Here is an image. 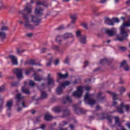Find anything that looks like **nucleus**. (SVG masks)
<instances>
[{"label": "nucleus", "mask_w": 130, "mask_h": 130, "mask_svg": "<svg viewBox=\"0 0 130 130\" xmlns=\"http://www.w3.org/2000/svg\"><path fill=\"white\" fill-rule=\"evenodd\" d=\"M74 37V36H73V34L71 32H68L65 34L63 36H57L56 38V41L60 45V44L61 43V41L64 39L65 40L66 39H68L69 38H73Z\"/></svg>", "instance_id": "7ed1b4c3"}, {"label": "nucleus", "mask_w": 130, "mask_h": 130, "mask_svg": "<svg viewBox=\"0 0 130 130\" xmlns=\"http://www.w3.org/2000/svg\"><path fill=\"white\" fill-rule=\"evenodd\" d=\"M70 18L72 20L71 24H75L76 21H77V14H73L70 16Z\"/></svg>", "instance_id": "5701e85b"}, {"label": "nucleus", "mask_w": 130, "mask_h": 130, "mask_svg": "<svg viewBox=\"0 0 130 130\" xmlns=\"http://www.w3.org/2000/svg\"><path fill=\"white\" fill-rule=\"evenodd\" d=\"M105 32L108 35V36H114L116 31L114 30V28H112L110 29H106Z\"/></svg>", "instance_id": "2eb2a0df"}, {"label": "nucleus", "mask_w": 130, "mask_h": 130, "mask_svg": "<svg viewBox=\"0 0 130 130\" xmlns=\"http://www.w3.org/2000/svg\"><path fill=\"white\" fill-rule=\"evenodd\" d=\"M22 91L23 93H24L26 95H30V90L26 88L25 86L22 87Z\"/></svg>", "instance_id": "c85d7f7f"}, {"label": "nucleus", "mask_w": 130, "mask_h": 130, "mask_svg": "<svg viewBox=\"0 0 130 130\" xmlns=\"http://www.w3.org/2000/svg\"><path fill=\"white\" fill-rule=\"evenodd\" d=\"M120 91L122 93H123L125 91V88L122 87V86H121L119 88Z\"/></svg>", "instance_id": "49530a36"}, {"label": "nucleus", "mask_w": 130, "mask_h": 130, "mask_svg": "<svg viewBox=\"0 0 130 130\" xmlns=\"http://www.w3.org/2000/svg\"><path fill=\"white\" fill-rule=\"evenodd\" d=\"M127 65V64H126V61H125V60H124L121 62L120 67L122 68V67H124V66L125 67Z\"/></svg>", "instance_id": "79ce46f5"}, {"label": "nucleus", "mask_w": 130, "mask_h": 130, "mask_svg": "<svg viewBox=\"0 0 130 130\" xmlns=\"http://www.w3.org/2000/svg\"><path fill=\"white\" fill-rule=\"evenodd\" d=\"M63 29V26L61 25L58 27H57V28H56V30H62Z\"/></svg>", "instance_id": "bf43d9fd"}, {"label": "nucleus", "mask_w": 130, "mask_h": 130, "mask_svg": "<svg viewBox=\"0 0 130 130\" xmlns=\"http://www.w3.org/2000/svg\"><path fill=\"white\" fill-rule=\"evenodd\" d=\"M107 93L111 94V95H112L113 96V100H117V99H118L117 96H116L117 95V94L116 93H115L114 92H112L111 91H108Z\"/></svg>", "instance_id": "2f4dec72"}, {"label": "nucleus", "mask_w": 130, "mask_h": 130, "mask_svg": "<svg viewBox=\"0 0 130 130\" xmlns=\"http://www.w3.org/2000/svg\"><path fill=\"white\" fill-rule=\"evenodd\" d=\"M19 14H21L24 20V27L27 30H34V25L30 23L29 19V15L23 13V11H19Z\"/></svg>", "instance_id": "f03ea898"}, {"label": "nucleus", "mask_w": 130, "mask_h": 130, "mask_svg": "<svg viewBox=\"0 0 130 130\" xmlns=\"http://www.w3.org/2000/svg\"><path fill=\"white\" fill-rule=\"evenodd\" d=\"M117 105V102L116 101H113L112 102V106H116Z\"/></svg>", "instance_id": "603ef678"}, {"label": "nucleus", "mask_w": 130, "mask_h": 130, "mask_svg": "<svg viewBox=\"0 0 130 130\" xmlns=\"http://www.w3.org/2000/svg\"><path fill=\"white\" fill-rule=\"evenodd\" d=\"M61 108H62V106H61L53 108V111L57 112V113H59L60 112H61Z\"/></svg>", "instance_id": "393cba45"}, {"label": "nucleus", "mask_w": 130, "mask_h": 130, "mask_svg": "<svg viewBox=\"0 0 130 130\" xmlns=\"http://www.w3.org/2000/svg\"><path fill=\"white\" fill-rule=\"evenodd\" d=\"M105 23L109 26H113V25H114V21H113V19H110L108 17H106L105 18Z\"/></svg>", "instance_id": "dca6fc26"}, {"label": "nucleus", "mask_w": 130, "mask_h": 130, "mask_svg": "<svg viewBox=\"0 0 130 130\" xmlns=\"http://www.w3.org/2000/svg\"><path fill=\"white\" fill-rule=\"evenodd\" d=\"M70 84H71V82L70 81L61 82L60 83V86H59L56 89L57 95H60V94H61L62 92V89H63V88H66V86H69Z\"/></svg>", "instance_id": "423d86ee"}, {"label": "nucleus", "mask_w": 130, "mask_h": 130, "mask_svg": "<svg viewBox=\"0 0 130 130\" xmlns=\"http://www.w3.org/2000/svg\"><path fill=\"white\" fill-rule=\"evenodd\" d=\"M40 128H41V129H45V124H42Z\"/></svg>", "instance_id": "774afa93"}, {"label": "nucleus", "mask_w": 130, "mask_h": 130, "mask_svg": "<svg viewBox=\"0 0 130 130\" xmlns=\"http://www.w3.org/2000/svg\"><path fill=\"white\" fill-rule=\"evenodd\" d=\"M86 36L84 35L81 36L80 39V42H81V43H82V44H85L86 41Z\"/></svg>", "instance_id": "473e14b6"}, {"label": "nucleus", "mask_w": 130, "mask_h": 130, "mask_svg": "<svg viewBox=\"0 0 130 130\" xmlns=\"http://www.w3.org/2000/svg\"><path fill=\"white\" fill-rule=\"evenodd\" d=\"M0 92H5V86H2L0 87Z\"/></svg>", "instance_id": "864d4df0"}, {"label": "nucleus", "mask_w": 130, "mask_h": 130, "mask_svg": "<svg viewBox=\"0 0 130 130\" xmlns=\"http://www.w3.org/2000/svg\"><path fill=\"white\" fill-rule=\"evenodd\" d=\"M67 102H69V103H72V99L69 96L65 98V101L63 102V104H66Z\"/></svg>", "instance_id": "f704fd0d"}, {"label": "nucleus", "mask_w": 130, "mask_h": 130, "mask_svg": "<svg viewBox=\"0 0 130 130\" xmlns=\"http://www.w3.org/2000/svg\"><path fill=\"white\" fill-rule=\"evenodd\" d=\"M29 86H30V87H34V86H35L36 84L34 82V81H33V80H30L29 82Z\"/></svg>", "instance_id": "37998d69"}, {"label": "nucleus", "mask_w": 130, "mask_h": 130, "mask_svg": "<svg viewBox=\"0 0 130 130\" xmlns=\"http://www.w3.org/2000/svg\"><path fill=\"white\" fill-rule=\"evenodd\" d=\"M36 5L38 7L39 6H43L45 8H47V7H48V5L46 4L45 1H38Z\"/></svg>", "instance_id": "a211bd4d"}, {"label": "nucleus", "mask_w": 130, "mask_h": 130, "mask_svg": "<svg viewBox=\"0 0 130 130\" xmlns=\"http://www.w3.org/2000/svg\"><path fill=\"white\" fill-rule=\"evenodd\" d=\"M89 66V61H85L84 62V66H83V68H86V67H88Z\"/></svg>", "instance_id": "6e6d98bb"}, {"label": "nucleus", "mask_w": 130, "mask_h": 130, "mask_svg": "<svg viewBox=\"0 0 130 130\" xmlns=\"http://www.w3.org/2000/svg\"><path fill=\"white\" fill-rule=\"evenodd\" d=\"M7 9H8V6L4 4L3 2L0 1V11H2V10H7Z\"/></svg>", "instance_id": "c756f323"}, {"label": "nucleus", "mask_w": 130, "mask_h": 130, "mask_svg": "<svg viewBox=\"0 0 130 130\" xmlns=\"http://www.w3.org/2000/svg\"><path fill=\"white\" fill-rule=\"evenodd\" d=\"M42 79L40 78L39 76H36L35 77V81H37L38 82H40Z\"/></svg>", "instance_id": "a18cd8bd"}, {"label": "nucleus", "mask_w": 130, "mask_h": 130, "mask_svg": "<svg viewBox=\"0 0 130 130\" xmlns=\"http://www.w3.org/2000/svg\"><path fill=\"white\" fill-rule=\"evenodd\" d=\"M124 70L125 72H128V71H129V67H128V65L127 64L124 67Z\"/></svg>", "instance_id": "09e8293b"}, {"label": "nucleus", "mask_w": 130, "mask_h": 130, "mask_svg": "<svg viewBox=\"0 0 130 130\" xmlns=\"http://www.w3.org/2000/svg\"><path fill=\"white\" fill-rule=\"evenodd\" d=\"M41 118V116H39V117L36 118V121L37 122H39L40 121V118Z\"/></svg>", "instance_id": "338daca9"}, {"label": "nucleus", "mask_w": 130, "mask_h": 130, "mask_svg": "<svg viewBox=\"0 0 130 130\" xmlns=\"http://www.w3.org/2000/svg\"><path fill=\"white\" fill-rule=\"evenodd\" d=\"M31 18V22L34 23L35 26H38L41 23V19L40 18H37V17L34 15H30Z\"/></svg>", "instance_id": "1a4fd4ad"}, {"label": "nucleus", "mask_w": 130, "mask_h": 130, "mask_svg": "<svg viewBox=\"0 0 130 130\" xmlns=\"http://www.w3.org/2000/svg\"><path fill=\"white\" fill-rule=\"evenodd\" d=\"M105 114L104 113H102V119H106V117L105 116Z\"/></svg>", "instance_id": "13d9d810"}, {"label": "nucleus", "mask_w": 130, "mask_h": 130, "mask_svg": "<svg viewBox=\"0 0 130 130\" xmlns=\"http://www.w3.org/2000/svg\"><path fill=\"white\" fill-rule=\"evenodd\" d=\"M122 107H124V108H125L126 111H129V105H124L123 102H121V104L120 106H118L117 107V112H118V113H124V111H123V109H122Z\"/></svg>", "instance_id": "0eeeda50"}, {"label": "nucleus", "mask_w": 130, "mask_h": 130, "mask_svg": "<svg viewBox=\"0 0 130 130\" xmlns=\"http://www.w3.org/2000/svg\"><path fill=\"white\" fill-rule=\"evenodd\" d=\"M38 88L41 92V98L40 99H38V100H40V99H46L48 94L46 93V91L42 90H44L45 88V83H43L41 85L38 86Z\"/></svg>", "instance_id": "20e7f679"}, {"label": "nucleus", "mask_w": 130, "mask_h": 130, "mask_svg": "<svg viewBox=\"0 0 130 130\" xmlns=\"http://www.w3.org/2000/svg\"><path fill=\"white\" fill-rule=\"evenodd\" d=\"M13 105V100H11L9 101L7 104L6 107H7L8 110H11V107H12V106Z\"/></svg>", "instance_id": "a878e982"}, {"label": "nucleus", "mask_w": 130, "mask_h": 130, "mask_svg": "<svg viewBox=\"0 0 130 130\" xmlns=\"http://www.w3.org/2000/svg\"><path fill=\"white\" fill-rule=\"evenodd\" d=\"M35 14L36 16H37V17H42L43 15V9H38L36 8L35 9Z\"/></svg>", "instance_id": "ddd939ff"}, {"label": "nucleus", "mask_w": 130, "mask_h": 130, "mask_svg": "<svg viewBox=\"0 0 130 130\" xmlns=\"http://www.w3.org/2000/svg\"><path fill=\"white\" fill-rule=\"evenodd\" d=\"M73 108L74 109V111L76 114H82L85 113V111H84L83 109L78 108V107H77V105H73Z\"/></svg>", "instance_id": "f8f14e48"}, {"label": "nucleus", "mask_w": 130, "mask_h": 130, "mask_svg": "<svg viewBox=\"0 0 130 130\" xmlns=\"http://www.w3.org/2000/svg\"><path fill=\"white\" fill-rule=\"evenodd\" d=\"M83 94V87L79 86L77 88V91H75L73 92V96L74 97H81Z\"/></svg>", "instance_id": "6e6552de"}, {"label": "nucleus", "mask_w": 130, "mask_h": 130, "mask_svg": "<svg viewBox=\"0 0 130 130\" xmlns=\"http://www.w3.org/2000/svg\"><path fill=\"white\" fill-rule=\"evenodd\" d=\"M119 49L120 50V51H123L124 52V51H126V50H127V48H126V47L119 46Z\"/></svg>", "instance_id": "ea45409f"}, {"label": "nucleus", "mask_w": 130, "mask_h": 130, "mask_svg": "<svg viewBox=\"0 0 130 130\" xmlns=\"http://www.w3.org/2000/svg\"><path fill=\"white\" fill-rule=\"evenodd\" d=\"M14 74H16V77L18 79H23V74H22V70L19 69H15L13 70Z\"/></svg>", "instance_id": "9d476101"}, {"label": "nucleus", "mask_w": 130, "mask_h": 130, "mask_svg": "<svg viewBox=\"0 0 130 130\" xmlns=\"http://www.w3.org/2000/svg\"><path fill=\"white\" fill-rule=\"evenodd\" d=\"M58 63H59V61L58 60V59H56L54 62L55 66H57Z\"/></svg>", "instance_id": "680f3d73"}, {"label": "nucleus", "mask_w": 130, "mask_h": 130, "mask_svg": "<svg viewBox=\"0 0 130 130\" xmlns=\"http://www.w3.org/2000/svg\"><path fill=\"white\" fill-rule=\"evenodd\" d=\"M11 86H12V87H17V86H19V82L13 81L11 83Z\"/></svg>", "instance_id": "58836bf2"}, {"label": "nucleus", "mask_w": 130, "mask_h": 130, "mask_svg": "<svg viewBox=\"0 0 130 130\" xmlns=\"http://www.w3.org/2000/svg\"><path fill=\"white\" fill-rule=\"evenodd\" d=\"M57 76L59 79H67L69 77V73H66L65 74H62L60 73L57 74Z\"/></svg>", "instance_id": "6ab92c4d"}, {"label": "nucleus", "mask_w": 130, "mask_h": 130, "mask_svg": "<svg viewBox=\"0 0 130 130\" xmlns=\"http://www.w3.org/2000/svg\"><path fill=\"white\" fill-rule=\"evenodd\" d=\"M33 68H30L29 69V70H25L24 74H25L26 76L30 75V73H31V71H33Z\"/></svg>", "instance_id": "4c0bfd02"}, {"label": "nucleus", "mask_w": 130, "mask_h": 130, "mask_svg": "<svg viewBox=\"0 0 130 130\" xmlns=\"http://www.w3.org/2000/svg\"><path fill=\"white\" fill-rule=\"evenodd\" d=\"M47 67H50L51 66V60H50L47 63Z\"/></svg>", "instance_id": "0e129e2a"}, {"label": "nucleus", "mask_w": 130, "mask_h": 130, "mask_svg": "<svg viewBox=\"0 0 130 130\" xmlns=\"http://www.w3.org/2000/svg\"><path fill=\"white\" fill-rule=\"evenodd\" d=\"M24 98H25V97L23 96H22L21 95V93H18L17 94H16V95L15 96L16 101L18 103L20 102V101H21V100H23L24 99Z\"/></svg>", "instance_id": "aec40b11"}, {"label": "nucleus", "mask_w": 130, "mask_h": 130, "mask_svg": "<svg viewBox=\"0 0 130 130\" xmlns=\"http://www.w3.org/2000/svg\"><path fill=\"white\" fill-rule=\"evenodd\" d=\"M24 11H25V12H26V13H28V14H31L32 13V8L31 7H28V6H26L24 10H21V11H20L19 12H23V14L24 13Z\"/></svg>", "instance_id": "b1692460"}, {"label": "nucleus", "mask_w": 130, "mask_h": 130, "mask_svg": "<svg viewBox=\"0 0 130 130\" xmlns=\"http://www.w3.org/2000/svg\"><path fill=\"white\" fill-rule=\"evenodd\" d=\"M70 60V57H69V56H67L65 59V60H64V63H69V61Z\"/></svg>", "instance_id": "de8ad7c7"}, {"label": "nucleus", "mask_w": 130, "mask_h": 130, "mask_svg": "<svg viewBox=\"0 0 130 130\" xmlns=\"http://www.w3.org/2000/svg\"><path fill=\"white\" fill-rule=\"evenodd\" d=\"M9 30V27L3 26L1 28V31H8Z\"/></svg>", "instance_id": "a19ab883"}, {"label": "nucleus", "mask_w": 130, "mask_h": 130, "mask_svg": "<svg viewBox=\"0 0 130 130\" xmlns=\"http://www.w3.org/2000/svg\"><path fill=\"white\" fill-rule=\"evenodd\" d=\"M102 94H103V93H102V92H101V91L98 93L97 99L99 101H102L104 100V99H105V98H106L105 96H101Z\"/></svg>", "instance_id": "412c9836"}, {"label": "nucleus", "mask_w": 130, "mask_h": 130, "mask_svg": "<svg viewBox=\"0 0 130 130\" xmlns=\"http://www.w3.org/2000/svg\"><path fill=\"white\" fill-rule=\"evenodd\" d=\"M52 118L53 117L49 113L45 114L44 115V119L46 121H50V120H52Z\"/></svg>", "instance_id": "f3484780"}, {"label": "nucleus", "mask_w": 130, "mask_h": 130, "mask_svg": "<svg viewBox=\"0 0 130 130\" xmlns=\"http://www.w3.org/2000/svg\"><path fill=\"white\" fill-rule=\"evenodd\" d=\"M76 35H77V37H80V36H81V31L78 30L76 32Z\"/></svg>", "instance_id": "5fc2aeb1"}, {"label": "nucleus", "mask_w": 130, "mask_h": 130, "mask_svg": "<svg viewBox=\"0 0 130 130\" xmlns=\"http://www.w3.org/2000/svg\"><path fill=\"white\" fill-rule=\"evenodd\" d=\"M91 95L89 94V92H86L84 96V101L86 104L90 105V106H93L95 103H96V101L93 99H91Z\"/></svg>", "instance_id": "39448f33"}, {"label": "nucleus", "mask_w": 130, "mask_h": 130, "mask_svg": "<svg viewBox=\"0 0 130 130\" xmlns=\"http://www.w3.org/2000/svg\"><path fill=\"white\" fill-rule=\"evenodd\" d=\"M95 109L97 111H98V110H101V107H100V106H97L96 107H95Z\"/></svg>", "instance_id": "e2e57ef3"}, {"label": "nucleus", "mask_w": 130, "mask_h": 130, "mask_svg": "<svg viewBox=\"0 0 130 130\" xmlns=\"http://www.w3.org/2000/svg\"><path fill=\"white\" fill-rule=\"evenodd\" d=\"M69 127L71 128V130H74V129L75 128V126H74V125L72 124L69 125Z\"/></svg>", "instance_id": "69168bd1"}, {"label": "nucleus", "mask_w": 130, "mask_h": 130, "mask_svg": "<svg viewBox=\"0 0 130 130\" xmlns=\"http://www.w3.org/2000/svg\"><path fill=\"white\" fill-rule=\"evenodd\" d=\"M82 26L85 29H88V24L87 23H84L82 24Z\"/></svg>", "instance_id": "3c124183"}, {"label": "nucleus", "mask_w": 130, "mask_h": 130, "mask_svg": "<svg viewBox=\"0 0 130 130\" xmlns=\"http://www.w3.org/2000/svg\"><path fill=\"white\" fill-rule=\"evenodd\" d=\"M2 109H3V100L1 101L0 103V112H2Z\"/></svg>", "instance_id": "4d7b16f0"}, {"label": "nucleus", "mask_w": 130, "mask_h": 130, "mask_svg": "<svg viewBox=\"0 0 130 130\" xmlns=\"http://www.w3.org/2000/svg\"><path fill=\"white\" fill-rule=\"evenodd\" d=\"M124 27H130V19H128L127 22H123V24L120 26V36H117L116 40L122 42L123 40L127 39L128 34L130 33L129 29H125Z\"/></svg>", "instance_id": "f257e3e1"}, {"label": "nucleus", "mask_w": 130, "mask_h": 130, "mask_svg": "<svg viewBox=\"0 0 130 130\" xmlns=\"http://www.w3.org/2000/svg\"><path fill=\"white\" fill-rule=\"evenodd\" d=\"M100 64H105V63H109V59H102L100 61Z\"/></svg>", "instance_id": "c9c22d12"}, {"label": "nucleus", "mask_w": 130, "mask_h": 130, "mask_svg": "<svg viewBox=\"0 0 130 130\" xmlns=\"http://www.w3.org/2000/svg\"><path fill=\"white\" fill-rule=\"evenodd\" d=\"M115 124H117V126H118L119 127H122V126H121V123H120V121H119V117H115Z\"/></svg>", "instance_id": "bb28decb"}, {"label": "nucleus", "mask_w": 130, "mask_h": 130, "mask_svg": "<svg viewBox=\"0 0 130 130\" xmlns=\"http://www.w3.org/2000/svg\"><path fill=\"white\" fill-rule=\"evenodd\" d=\"M113 22H115V23H119L120 22V20H119V19L116 17H113Z\"/></svg>", "instance_id": "c03bdc74"}, {"label": "nucleus", "mask_w": 130, "mask_h": 130, "mask_svg": "<svg viewBox=\"0 0 130 130\" xmlns=\"http://www.w3.org/2000/svg\"><path fill=\"white\" fill-rule=\"evenodd\" d=\"M47 85L48 86H51V85L54 86V78L51 77L50 73H49L48 74V76L47 77Z\"/></svg>", "instance_id": "9b49d317"}, {"label": "nucleus", "mask_w": 130, "mask_h": 130, "mask_svg": "<svg viewBox=\"0 0 130 130\" xmlns=\"http://www.w3.org/2000/svg\"><path fill=\"white\" fill-rule=\"evenodd\" d=\"M6 33L0 31V39H1L2 41H4L6 39Z\"/></svg>", "instance_id": "72a5a7b5"}, {"label": "nucleus", "mask_w": 130, "mask_h": 130, "mask_svg": "<svg viewBox=\"0 0 130 130\" xmlns=\"http://www.w3.org/2000/svg\"><path fill=\"white\" fill-rule=\"evenodd\" d=\"M46 48H43L41 49V53H45L46 52Z\"/></svg>", "instance_id": "8fccbe9b"}, {"label": "nucleus", "mask_w": 130, "mask_h": 130, "mask_svg": "<svg viewBox=\"0 0 130 130\" xmlns=\"http://www.w3.org/2000/svg\"><path fill=\"white\" fill-rule=\"evenodd\" d=\"M69 115H71L70 110L68 109L63 110V115L62 117H66V116H69Z\"/></svg>", "instance_id": "4be33fe9"}, {"label": "nucleus", "mask_w": 130, "mask_h": 130, "mask_svg": "<svg viewBox=\"0 0 130 130\" xmlns=\"http://www.w3.org/2000/svg\"><path fill=\"white\" fill-rule=\"evenodd\" d=\"M9 58L11 59L12 64L14 66H17L18 64V61L17 60V58H16V56L15 55H9L8 56Z\"/></svg>", "instance_id": "4468645a"}, {"label": "nucleus", "mask_w": 130, "mask_h": 130, "mask_svg": "<svg viewBox=\"0 0 130 130\" xmlns=\"http://www.w3.org/2000/svg\"><path fill=\"white\" fill-rule=\"evenodd\" d=\"M85 89L86 91H90L91 90V87L90 86H86L85 87Z\"/></svg>", "instance_id": "052dcab7"}, {"label": "nucleus", "mask_w": 130, "mask_h": 130, "mask_svg": "<svg viewBox=\"0 0 130 130\" xmlns=\"http://www.w3.org/2000/svg\"><path fill=\"white\" fill-rule=\"evenodd\" d=\"M53 49L54 50H57V52H59V53L62 54L63 53V51L59 48V47L57 46H53Z\"/></svg>", "instance_id": "cd10ccee"}, {"label": "nucleus", "mask_w": 130, "mask_h": 130, "mask_svg": "<svg viewBox=\"0 0 130 130\" xmlns=\"http://www.w3.org/2000/svg\"><path fill=\"white\" fill-rule=\"evenodd\" d=\"M25 64H30L31 66H37V63L35 62L34 60H30L28 61L25 62Z\"/></svg>", "instance_id": "7c9ffc66"}, {"label": "nucleus", "mask_w": 130, "mask_h": 130, "mask_svg": "<svg viewBox=\"0 0 130 130\" xmlns=\"http://www.w3.org/2000/svg\"><path fill=\"white\" fill-rule=\"evenodd\" d=\"M106 119H107V120H108V121L110 122V123H112V119H113V117L111 115H108L106 117Z\"/></svg>", "instance_id": "e433bc0d"}]
</instances>
